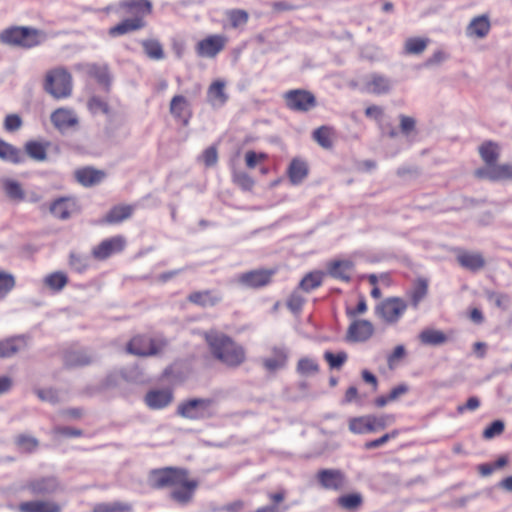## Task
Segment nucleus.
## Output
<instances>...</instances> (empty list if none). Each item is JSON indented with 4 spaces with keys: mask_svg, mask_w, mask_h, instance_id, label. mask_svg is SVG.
Wrapping results in <instances>:
<instances>
[{
    "mask_svg": "<svg viewBox=\"0 0 512 512\" xmlns=\"http://www.w3.org/2000/svg\"><path fill=\"white\" fill-rule=\"evenodd\" d=\"M148 486L154 490L170 489V498L180 504L190 503L199 487V481L191 477L188 469L168 466L152 469L147 477Z\"/></svg>",
    "mask_w": 512,
    "mask_h": 512,
    "instance_id": "1",
    "label": "nucleus"
},
{
    "mask_svg": "<svg viewBox=\"0 0 512 512\" xmlns=\"http://www.w3.org/2000/svg\"><path fill=\"white\" fill-rule=\"evenodd\" d=\"M204 340L212 357L228 368H238L247 360L246 349L228 334L211 329Z\"/></svg>",
    "mask_w": 512,
    "mask_h": 512,
    "instance_id": "2",
    "label": "nucleus"
},
{
    "mask_svg": "<svg viewBox=\"0 0 512 512\" xmlns=\"http://www.w3.org/2000/svg\"><path fill=\"white\" fill-rule=\"evenodd\" d=\"M44 89L56 99L67 98L72 93V76L62 67L52 69L45 77Z\"/></svg>",
    "mask_w": 512,
    "mask_h": 512,
    "instance_id": "3",
    "label": "nucleus"
},
{
    "mask_svg": "<svg viewBox=\"0 0 512 512\" xmlns=\"http://www.w3.org/2000/svg\"><path fill=\"white\" fill-rule=\"evenodd\" d=\"M1 41L23 48H32L39 45L44 40V35L33 28L12 27L1 33Z\"/></svg>",
    "mask_w": 512,
    "mask_h": 512,
    "instance_id": "4",
    "label": "nucleus"
},
{
    "mask_svg": "<svg viewBox=\"0 0 512 512\" xmlns=\"http://www.w3.org/2000/svg\"><path fill=\"white\" fill-rule=\"evenodd\" d=\"M395 421L394 415H364L349 420V430L354 434L374 433L384 430Z\"/></svg>",
    "mask_w": 512,
    "mask_h": 512,
    "instance_id": "5",
    "label": "nucleus"
},
{
    "mask_svg": "<svg viewBox=\"0 0 512 512\" xmlns=\"http://www.w3.org/2000/svg\"><path fill=\"white\" fill-rule=\"evenodd\" d=\"M407 308L408 304L403 298L388 297L375 306V315L385 324L394 325L400 321Z\"/></svg>",
    "mask_w": 512,
    "mask_h": 512,
    "instance_id": "6",
    "label": "nucleus"
},
{
    "mask_svg": "<svg viewBox=\"0 0 512 512\" xmlns=\"http://www.w3.org/2000/svg\"><path fill=\"white\" fill-rule=\"evenodd\" d=\"M167 346L164 338H153L139 334L130 339L126 345V351L130 354L146 357L159 354Z\"/></svg>",
    "mask_w": 512,
    "mask_h": 512,
    "instance_id": "7",
    "label": "nucleus"
},
{
    "mask_svg": "<svg viewBox=\"0 0 512 512\" xmlns=\"http://www.w3.org/2000/svg\"><path fill=\"white\" fill-rule=\"evenodd\" d=\"M210 398H193L182 401L177 407V414L189 420L211 418L214 415Z\"/></svg>",
    "mask_w": 512,
    "mask_h": 512,
    "instance_id": "8",
    "label": "nucleus"
},
{
    "mask_svg": "<svg viewBox=\"0 0 512 512\" xmlns=\"http://www.w3.org/2000/svg\"><path fill=\"white\" fill-rule=\"evenodd\" d=\"M267 172L264 162H234L233 181L244 190H250L254 185V172Z\"/></svg>",
    "mask_w": 512,
    "mask_h": 512,
    "instance_id": "9",
    "label": "nucleus"
},
{
    "mask_svg": "<svg viewBox=\"0 0 512 512\" xmlns=\"http://www.w3.org/2000/svg\"><path fill=\"white\" fill-rule=\"evenodd\" d=\"M315 477L320 487L328 491H342L348 485L345 472L336 468L320 469Z\"/></svg>",
    "mask_w": 512,
    "mask_h": 512,
    "instance_id": "10",
    "label": "nucleus"
},
{
    "mask_svg": "<svg viewBox=\"0 0 512 512\" xmlns=\"http://www.w3.org/2000/svg\"><path fill=\"white\" fill-rule=\"evenodd\" d=\"M127 241L124 236L116 235L102 240L93 247L91 254L96 260L104 261L114 254L121 253L126 247Z\"/></svg>",
    "mask_w": 512,
    "mask_h": 512,
    "instance_id": "11",
    "label": "nucleus"
},
{
    "mask_svg": "<svg viewBox=\"0 0 512 512\" xmlns=\"http://www.w3.org/2000/svg\"><path fill=\"white\" fill-rule=\"evenodd\" d=\"M476 176L480 179L499 181L512 179V165L500 162H485V165L476 170Z\"/></svg>",
    "mask_w": 512,
    "mask_h": 512,
    "instance_id": "12",
    "label": "nucleus"
},
{
    "mask_svg": "<svg viewBox=\"0 0 512 512\" xmlns=\"http://www.w3.org/2000/svg\"><path fill=\"white\" fill-rule=\"evenodd\" d=\"M275 273V269H255L241 273L238 282L245 287L258 289L270 284Z\"/></svg>",
    "mask_w": 512,
    "mask_h": 512,
    "instance_id": "13",
    "label": "nucleus"
},
{
    "mask_svg": "<svg viewBox=\"0 0 512 512\" xmlns=\"http://www.w3.org/2000/svg\"><path fill=\"white\" fill-rule=\"evenodd\" d=\"M284 98L287 107L295 111H308L316 104L314 95L306 90H290Z\"/></svg>",
    "mask_w": 512,
    "mask_h": 512,
    "instance_id": "14",
    "label": "nucleus"
},
{
    "mask_svg": "<svg viewBox=\"0 0 512 512\" xmlns=\"http://www.w3.org/2000/svg\"><path fill=\"white\" fill-rule=\"evenodd\" d=\"M74 69L86 76L94 78L100 85L108 88L111 83V76L106 64L78 63Z\"/></svg>",
    "mask_w": 512,
    "mask_h": 512,
    "instance_id": "15",
    "label": "nucleus"
},
{
    "mask_svg": "<svg viewBox=\"0 0 512 512\" xmlns=\"http://www.w3.org/2000/svg\"><path fill=\"white\" fill-rule=\"evenodd\" d=\"M226 42L223 35H210L197 43L196 52L200 57L213 58L224 49Z\"/></svg>",
    "mask_w": 512,
    "mask_h": 512,
    "instance_id": "16",
    "label": "nucleus"
},
{
    "mask_svg": "<svg viewBox=\"0 0 512 512\" xmlns=\"http://www.w3.org/2000/svg\"><path fill=\"white\" fill-rule=\"evenodd\" d=\"M54 127L60 132L74 129L79 124V118L74 110L69 108H58L50 116Z\"/></svg>",
    "mask_w": 512,
    "mask_h": 512,
    "instance_id": "17",
    "label": "nucleus"
},
{
    "mask_svg": "<svg viewBox=\"0 0 512 512\" xmlns=\"http://www.w3.org/2000/svg\"><path fill=\"white\" fill-rule=\"evenodd\" d=\"M375 332L374 325L366 319H357L350 323L347 329V339L352 342H365Z\"/></svg>",
    "mask_w": 512,
    "mask_h": 512,
    "instance_id": "18",
    "label": "nucleus"
},
{
    "mask_svg": "<svg viewBox=\"0 0 512 512\" xmlns=\"http://www.w3.org/2000/svg\"><path fill=\"white\" fill-rule=\"evenodd\" d=\"M458 264L471 272L482 270L486 266V260L482 253L458 249L456 252Z\"/></svg>",
    "mask_w": 512,
    "mask_h": 512,
    "instance_id": "19",
    "label": "nucleus"
},
{
    "mask_svg": "<svg viewBox=\"0 0 512 512\" xmlns=\"http://www.w3.org/2000/svg\"><path fill=\"white\" fill-rule=\"evenodd\" d=\"M364 90L375 95L388 94L393 88V81L382 74L373 73L364 79Z\"/></svg>",
    "mask_w": 512,
    "mask_h": 512,
    "instance_id": "20",
    "label": "nucleus"
},
{
    "mask_svg": "<svg viewBox=\"0 0 512 512\" xmlns=\"http://www.w3.org/2000/svg\"><path fill=\"white\" fill-rule=\"evenodd\" d=\"M354 262L348 259H335L327 264V273L334 279L350 282L354 271Z\"/></svg>",
    "mask_w": 512,
    "mask_h": 512,
    "instance_id": "21",
    "label": "nucleus"
},
{
    "mask_svg": "<svg viewBox=\"0 0 512 512\" xmlns=\"http://www.w3.org/2000/svg\"><path fill=\"white\" fill-rule=\"evenodd\" d=\"M25 488L36 496L53 494L58 490L59 482L55 476L39 477L28 481Z\"/></svg>",
    "mask_w": 512,
    "mask_h": 512,
    "instance_id": "22",
    "label": "nucleus"
},
{
    "mask_svg": "<svg viewBox=\"0 0 512 512\" xmlns=\"http://www.w3.org/2000/svg\"><path fill=\"white\" fill-rule=\"evenodd\" d=\"M288 358V350L284 346L274 345L270 348V355L262 359V365L267 371L275 372L286 366Z\"/></svg>",
    "mask_w": 512,
    "mask_h": 512,
    "instance_id": "23",
    "label": "nucleus"
},
{
    "mask_svg": "<svg viewBox=\"0 0 512 512\" xmlns=\"http://www.w3.org/2000/svg\"><path fill=\"white\" fill-rule=\"evenodd\" d=\"M144 400L150 409L160 410L173 401V392L171 389H153L147 392Z\"/></svg>",
    "mask_w": 512,
    "mask_h": 512,
    "instance_id": "24",
    "label": "nucleus"
},
{
    "mask_svg": "<svg viewBox=\"0 0 512 512\" xmlns=\"http://www.w3.org/2000/svg\"><path fill=\"white\" fill-rule=\"evenodd\" d=\"M51 213L59 219H67L79 211L77 201L73 197H62L55 200L50 206Z\"/></svg>",
    "mask_w": 512,
    "mask_h": 512,
    "instance_id": "25",
    "label": "nucleus"
},
{
    "mask_svg": "<svg viewBox=\"0 0 512 512\" xmlns=\"http://www.w3.org/2000/svg\"><path fill=\"white\" fill-rule=\"evenodd\" d=\"M17 510L19 512H62V507L51 500H30L21 502Z\"/></svg>",
    "mask_w": 512,
    "mask_h": 512,
    "instance_id": "26",
    "label": "nucleus"
},
{
    "mask_svg": "<svg viewBox=\"0 0 512 512\" xmlns=\"http://www.w3.org/2000/svg\"><path fill=\"white\" fill-rule=\"evenodd\" d=\"M429 292V280L424 277L416 278L411 289L407 292L411 306L416 309L419 304L427 297Z\"/></svg>",
    "mask_w": 512,
    "mask_h": 512,
    "instance_id": "27",
    "label": "nucleus"
},
{
    "mask_svg": "<svg viewBox=\"0 0 512 512\" xmlns=\"http://www.w3.org/2000/svg\"><path fill=\"white\" fill-rule=\"evenodd\" d=\"M221 296L213 290L193 291L187 296V301L199 307H212L221 301Z\"/></svg>",
    "mask_w": 512,
    "mask_h": 512,
    "instance_id": "28",
    "label": "nucleus"
},
{
    "mask_svg": "<svg viewBox=\"0 0 512 512\" xmlns=\"http://www.w3.org/2000/svg\"><path fill=\"white\" fill-rule=\"evenodd\" d=\"M169 110L175 119L181 121L184 125L188 124L190 117L189 102L184 96H174L171 99Z\"/></svg>",
    "mask_w": 512,
    "mask_h": 512,
    "instance_id": "29",
    "label": "nucleus"
},
{
    "mask_svg": "<svg viewBox=\"0 0 512 512\" xmlns=\"http://www.w3.org/2000/svg\"><path fill=\"white\" fill-rule=\"evenodd\" d=\"M144 20L139 16L128 18L109 29V35L112 37L121 36L129 32L139 30L144 27Z\"/></svg>",
    "mask_w": 512,
    "mask_h": 512,
    "instance_id": "30",
    "label": "nucleus"
},
{
    "mask_svg": "<svg viewBox=\"0 0 512 512\" xmlns=\"http://www.w3.org/2000/svg\"><path fill=\"white\" fill-rule=\"evenodd\" d=\"M208 102L213 107H221L228 100V95L225 92V82L222 80L214 81L207 91Z\"/></svg>",
    "mask_w": 512,
    "mask_h": 512,
    "instance_id": "31",
    "label": "nucleus"
},
{
    "mask_svg": "<svg viewBox=\"0 0 512 512\" xmlns=\"http://www.w3.org/2000/svg\"><path fill=\"white\" fill-rule=\"evenodd\" d=\"M105 174L101 170L92 167H84L75 172V178L83 186L89 187L100 183Z\"/></svg>",
    "mask_w": 512,
    "mask_h": 512,
    "instance_id": "32",
    "label": "nucleus"
},
{
    "mask_svg": "<svg viewBox=\"0 0 512 512\" xmlns=\"http://www.w3.org/2000/svg\"><path fill=\"white\" fill-rule=\"evenodd\" d=\"M52 149H57V146L50 142L28 141L25 144L27 155L35 160H44Z\"/></svg>",
    "mask_w": 512,
    "mask_h": 512,
    "instance_id": "33",
    "label": "nucleus"
},
{
    "mask_svg": "<svg viewBox=\"0 0 512 512\" xmlns=\"http://www.w3.org/2000/svg\"><path fill=\"white\" fill-rule=\"evenodd\" d=\"M134 207L132 205H117L112 207L105 215L102 223L118 224L128 219L133 214Z\"/></svg>",
    "mask_w": 512,
    "mask_h": 512,
    "instance_id": "34",
    "label": "nucleus"
},
{
    "mask_svg": "<svg viewBox=\"0 0 512 512\" xmlns=\"http://www.w3.org/2000/svg\"><path fill=\"white\" fill-rule=\"evenodd\" d=\"M364 503V498L361 493L353 492L339 496L336 500V504L339 508L349 511H358Z\"/></svg>",
    "mask_w": 512,
    "mask_h": 512,
    "instance_id": "35",
    "label": "nucleus"
},
{
    "mask_svg": "<svg viewBox=\"0 0 512 512\" xmlns=\"http://www.w3.org/2000/svg\"><path fill=\"white\" fill-rule=\"evenodd\" d=\"M119 6L129 12L135 13V16L143 18L152 11V4L148 0H124Z\"/></svg>",
    "mask_w": 512,
    "mask_h": 512,
    "instance_id": "36",
    "label": "nucleus"
},
{
    "mask_svg": "<svg viewBox=\"0 0 512 512\" xmlns=\"http://www.w3.org/2000/svg\"><path fill=\"white\" fill-rule=\"evenodd\" d=\"M25 346L22 337H10L0 340V358H8L14 356Z\"/></svg>",
    "mask_w": 512,
    "mask_h": 512,
    "instance_id": "37",
    "label": "nucleus"
},
{
    "mask_svg": "<svg viewBox=\"0 0 512 512\" xmlns=\"http://www.w3.org/2000/svg\"><path fill=\"white\" fill-rule=\"evenodd\" d=\"M490 30L489 19L482 15L474 18L467 27V35L470 37L483 38Z\"/></svg>",
    "mask_w": 512,
    "mask_h": 512,
    "instance_id": "38",
    "label": "nucleus"
},
{
    "mask_svg": "<svg viewBox=\"0 0 512 512\" xmlns=\"http://www.w3.org/2000/svg\"><path fill=\"white\" fill-rule=\"evenodd\" d=\"M68 276L63 271H55L46 275L43 279L44 285L53 292H60L68 284Z\"/></svg>",
    "mask_w": 512,
    "mask_h": 512,
    "instance_id": "39",
    "label": "nucleus"
},
{
    "mask_svg": "<svg viewBox=\"0 0 512 512\" xmlns=\"http://www.w3.org/2000/svg\"><path fill=\"white\" fill-rule=\"evenodd\" d=\"M325 273L320 270H314L307 273L299 282L298 288L304 292H310L320 287L323 283Z\"/></svg>",
    "mask_w": 512,
    "mask_h": 512,
    "instance_id": "40",
    "label": "nucleus"
},
{
    "mask_svg": "<svg viewBox=\"0 0 512 512\" xmlns=\"http://www.w3.org/2000/svg\"><path fill=\"white\" fill-rule=\"evenodd\" d=\"M306 162H290L287 173L292 184L301 183L308 175Z\"/></svg>",
    "mask_w": 512,
    "mask_h": 512,
    "instance_id": "41",
    "label": "nucleus"
},
{
    "mask_svg": "<svg viewBox=\"0 0 512 512\" xmlns=\"http://www.w3.org/2000/svg\"><path fill=\"white\" fill-rule=\"evenodd\" d=\"M133 507L128 502H105L96 504L91 512H132Z\"/></svg>",
    "mask_w": 512,
    "mask_h": 512,
    "instance_id": "42",
    "label": "nucleus"
},
{
    "mask_svg": "<svg viewBox=\"0 0 512 512\" xmlns=\"http://www.w3.org/2000/svg\"><path fill=\"white\" fill-rule=\"evenodd\" d=\"M478 151L482 160H497L501 156L500 144L491 140L484 141Z\"/></svg>",
    "mask_w": 512,
    "mask_h": 512,
    "instance_id": "43",
    "label": "nucleus"
},
{
    "mask_svg": "<svg viewBox=\"0 0 512 512\" xmlns=\"http://www.w3.org/2000/svg\"><path fill=\"white\" fill-rule=\"evenodd\" d=\"M421 343L425 345H440L447 341L446 335L435 329H425L419 334Z\"/></svg>",
    "mask_w": 512,
    "mask_h": 512,
    "instance_id": "44",
    "label": "nucleus"
},
{
    "mask_svg": "<svg viewBox=\"0 0 512 512\" xmlns=\"http://www.w3.org/2000/svg\"><path fill=\"white\" fill-rule=\"evenodd\" d=\"M3 189L11 200L17 202L24 200L25 194L18 182L11 179H5L3 181Z\"/></svg>",
    "mask_w": 512,
    "mask_h": 512,
    "instance_id": "45",
    "label": "nucleus"
},
{
    "mask_svg": "<svg viewBox=\"0 0 512 512\" xmlns=\"http://www.w3.org/2000/svg\"><path fill=\"white\" fill-rule=\"evenodd\" d=\"M399 129L400 133L406 138H412L416 136V120L414 117L407 116L404 114L399 115Z\"/></svg>",
    "mask_w": 512,
    "mask_h": 512,
    "instance_id": "46",
    "label": "nucleus"
},
{
    "mask_svg": "<svg viewBox=\"0 0 512 512\" xmlns=\"http://www.w3.org/2000/svg\"><path fill=\"white\" fill-rule=\"evenodd\" d=\"M428 42L426 38H408L405 41L404 51L406 54H420L426 49Z\"/></svg>",
    "mask_w": 512,
    "mask_h": 512,
    "instance_id": "47",
    "label": "nucleus"
},
{
    "mask_svg": "<svg viewBox=\"0 0 512 512\" xmlns=\"http://www.w3.org/2000/svg\"><path fill=\"white\" fill-rule=\"evenodd\" d=\"M145 54L153 60H160L164 57L162 45L156 40H145L142 42Z\"/></svg>",
    "mask_w": 512,
    "mask_h": 512,
    "instance_id": "48",
    "label": "nucleus"
},
{
    "mask_svg": "<svg viewBox=\"0 0 512 512\" xmlns=\"http://www.w3.org/2000/svg\"><path fill=\"white\" fill-rule=\"evenodd\" d=\"M18 448L25 453H31L38 447V440L32 436L20 434L15 438Z\"/></svg>",
    "mask_w": 512,
    "mask_h": 512,
    "instance_id": "49",
    "label": "nucleus"
},
{
    "mask_svg": "<svg viewBox=\"0 0 512 512\" xmlns=\"http://www.w3.org/2000/svg\"><path fill=\"white\" fill-rule=\"evenodd\" d=\"M333 132L328 127H320L313 133L315 141L323 148H330L332 146Z\"/></svg>",
    "mask_w": 512,
    "mask_h": 512,
    "instance_id": "50",
    "label": "nucleus"
},
{
    "mask_svg": "<svg viewBox=\"0 0 512 512\" xmlns=\"http://www.w3.org/2000/svg\"><path fill=\"white\" fill-rule=\"evenodd\" d=\"M15 277L5 271H0V298H5L15 287Z\"/></svg>",
    "mask_w": 512,
    "mask_h": 512,
    "instance_id": "51",
    "label": "nucleus"
},
{
    "mask_svg": "<svg viewBox=\"0 0 512 512\" xmlns=\"http://www.w3.org/2000/svg\"><path fill=\"white\" fill-rule=\"evenodd\" d=\"M319 371V365L316 360L308 357L299 359L297 363V372L301 375L316 374Z\"/></svg>",
    "mask_w": 512,
    "mask_h": 512,
    "instance_id": "52",
    "label": "nucleus"
},
{
    "mask_svg": "<svg viewBox=\"0 0 512 512\" xmlns=\"http://www.w3.org/2000/svg\"><path fill=\"white\" fill-rule=\"evenodd\" d=\"M92 363V357L86 353H72L66 357L68 367H82Z\"/></svg>",
    "mask_w": 512,
    "mask_h": 512,
    "instance_id": "53",
    "label": "nucleus"
},
{
    "mask_svg": "<svg viewBox=\"0 0 512 512\" xmlns=\"http://www.w3.org/2000/svg\"><path fill=\"white\" fill-rule=\"evenodd\" d=\"M406 349L403 345H397L393 351L387 356V365L389 369H395L401 361L406 357Z\"/></svg>",
    "mask_w": 512,
    "mask_h": 512,
    "instance_id": "54",
    "label": "nucleus"
},
{
    "mask_svg": "<svg viewBox=\"0 0 512 512\" xmlns=\"http://www.w3.org/2000/svg\"><path fill=\"white\" fill-rule=\"evenodd\" d=\"M305 303V298L294 290L287 298L286 306L292 313H299Z\"/></svg>",
    "mask_w": 512,
    "mask_h": 512,
    "instance_id": "55",
    "label": "nucleus"
},
{
    "mask_svg": "<svg viewBox=\"0 0 512 512\" xmlns=\"http://www.w3.org/2000/svg\"><path fill=\"white\" fill-rule=\"evenodd\" d=\"M20 150L0 139V158L3 160H19Z\"/></svg>",
    "mask_w": 512,
    "mask_h": 512,
    "instance_id": "56",
    "label": "nucleus"
},
{
    "mask_svg": "<svg viewBox=\"0 0 512 512\" xmlns=\"http://www.w3.org/2000/svg\"><path fill=\"white\" fill-rule=\"evenodd\" d=\"M227 17L230 20L233 28L245 25L248 21V14L246 11L241 9H233L227 12Z\"/></svg>",
    "mask_w": 512,
    "mask_h": 512,
    "instance_id": "57",
    "label": "nucleus"
},
{
    "mask_svg": "<svg viewBox=\"0 0 512 512\" xmlns=\"http://www.w3.org/2000/svg\"><path fill=\"white\" fill-rule=\"evenodd\" d=\"M324 358L329 364L330 368H341L342 365L347 361V353L344 351L338 352L336 354L332 352H325Z\"/></svg>",
    "mask_w": 512,
    "mask_h": 512,
    "instance_id": "58",
    "label": "nucleus"
},
{
    "mask_svg": "<svg viewBox=\"0 0 512 512\" xmlns=\"http://www.w3.org/2000/svg\"><path fill=\"white\" fill-rule=\"evenodd\" d=\"M398 435H399V430H397V429L392 430V431L382 435L378 439H374V440L366 442L364 444V447L367 450L378 448V447L384 445L385 443H387L389 440L395 439Z\"/></svg>",
    "mask_w": 512,
    "mask_h": 512,
    "instance_id": "59",
    "label": "nucleus"
},
{
    "mask_svg": "<svg viewBox=\"0 0 512 512\" xmlns=\"http://www.w3.org/2000/svg\"><path fill=\"white\" fill-rule=\"evenodd\" d=\"M504 429V422L501 420H495L484 429L482 436L484 439H492L496 436L501 435Z\"/></svg>",
    "mask_w": 512,
    "mask_h": 512,
    "instance_id": "60",
    "label": "nucleus"
},
{
    "mask_svg": "<svg viewBox=\"0 0 512 512\" xmlns=\"http://www.w3.org/2000/svg\"><path fill=\"white\" fill-rule=\"evenodd\" d=\"M87 106H88V109L90 110V112L93 114H98V113L107 114L108 113L107 103L97 96L91 97L88 100Z\"/></svg>",
    "mask_w": 512,
    "mask_h": 512,
    "instance_id": "61",
    "label": "nucleus"
},
{
    "mask_svg": "<svg viewBox=\"0 0 512 512\" xmlns=\"http://www.w3.org/2000/svg\"><path fill=\"white\" fill-rule=\"evenodd\" d=\"M69 265L77 272H83L87 269L88 265L84 258L76 253H71L69 256Z\"/></svg>",
    "mask_w": 512,
    "mask_h": 512,
    "instance_id": "62",
    "label": "nucleus"
},
{
    "mask_svg": "<svg viewBox=\"0 0 512 512\" xmlns=\"http://www.w3.org/2000/svg\"><path fill=\"white\" fill-rule=\"evenodd\" d=\"M22 126V120L17 114L7 115L4 120V128L8 132H14Z\"/></svg>",
    "mask_w": 512,
    "mask_h": 512,
    "instance_id": "63",
    "label": "nucleus"
},
{
    "mask_svg": "<svg viewBox=\"0 0 512 512\" xmlns=\"http://www.w3.org/2000/svg\"><path fill=\"white\" fill-rule=\"evenodd\" d=\"M365 115L380 125L384 117V110L380 106L372 105L366 108Z\"/></svg>",
    "mask_w": 512,
    "mask_h": 512,
    "instance_id": "64",
    "label": "nucleus"
}]
</instances>
